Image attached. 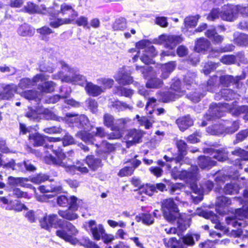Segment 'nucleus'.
I'll use <instances>...</instances> for the list:
<instances>
[{
    "mask_svg": "<svg viewBox=\"0 0 248 248\" xmlns=\"http://www.w3.org/2000/svg\"><path fill=\"white\" fill-rule=\"evenodd\" d=\"M229 111L233 115H238L241 113L248 112V106H237L233 103L212 104L209 110V113L204 116V120L211 121L222 116L224 111Z\"/></svg>",
    "mask_w": 248,
    "mask_h": 248,
    "instance_id": "1",
    "label": "nucleus"
},
{
    "mask_svg": "<svg viewBox=\"0 0 248 248\" xmlns=\"http://www.w3.org/2000/svg\"><path fill=\"white\" fill-rule=\"evenodd\" d=\"M56 155L57 158L50 155L46 159V161L48 164L61 166L65 169L66 172L71 174H74L76 171L82 173L88 172V169L84 165L81 164L79 161H77L75 165L70 158L66 157L63 153L59 152Z\"/></svg>",
    "mask_w": 248,
    "mask_h": 248,
    "instance_id": "2",
    "label": "nucleus"
},
{
    "mask_svg": "<svg viewBox=\"0 0 248 248\" xmlns=\"http://www.w3.org/2000/svg\"><path fill=\"white\" fill-rule=\"evenodd\" d=\"M59 63L63 69L67 71L68 73L65 76H63L62 72H59L58 73L52 75L53 79H61L62 82H75L81 86H83L86 83V79L85 77L78 74L76 71L70 68L64 62L61 61Z\"/></svg>",
    "mask_w": 248,
    "mask_h": 248,
    "instance_id": "3",
    "label": "nucleus"
},
{
    "mask_svg": "<svg viewBox=\"0 0 248 248\" xmlns=\"http://www.w3.org/2000/svg\"><path fill=\"white\" fill-rule=\"evenodd\" d=\"M59 226L62 230L56 231L57 236L72 245H75L78 243V239L74 237L78 233V231L72 223L63 221L59 224Z\"/></svg>",
    "mask_w": 248,
    "mask_h": 248,
    "instance_id": "4",
    "label": "nucleus"
},
{
    "mask_svg": "<svg viewBox=\"0 0 248 248\" xmlns=\"http://www.w3.org/2000/svg\"><path fill=\"white\" fill-rule=\"evenodd\" d=\"M198 169L197 166H192L188 171L186 170L177 171L174 169L171 172L172 177L175 179H180L185 180L187 182H192L191 187L195 193L199 192L200 189L197 187L196 185L194 184L195 181L197 179Z\"/></svg>",
    "mask_w": 248,
    "mask_h": 248,
    "instance_id": "5",
    "label": "nucleus"
},
{
    "mask_svg": "<svg viewBox=\"0 0 248 248\" xmlns=\"http://www.w3.org/2000/svg\"><path fill=\"white\" fill-rule=\"evenodd\" d=\"M25 116L36 123L39 122L43 118L46 120H58L59 122H61L60 119L62 120V118H58L51 111L44 108H39L36 110L30 108Z\"/></svg>",
    "mask_w": 248,
    "mask_h": 248,
    "instance_id": "6",
    "label": "nucleus"
},
{
    "mask_svg": "<svg viewBox=\"0 0 248 248\" xmlns=\"http://www.w3.org/2000/svg\"><path fill=\"white\" fill-rule=\"evenodd\" d=\"M162 208L165 219L171 222L180 216L179 210L171 199L164 200L162 203Z\"/></svg>",
    "mask_w": 248,
    "mask_h": 248,
    "instance_id": "7",
    "label": "nucleus"
},
{
    "mask_svg": "<svg viewBox=\"0 0 248 248\" xmlns=\"http://www.w3.org/2000/svg\"><path fill=\"white\" fill-rule=\"evenodd\" d=\"M136 47L140 49H144L143 53L140 56V60L145 64L152 63V58L157 54L155 47L147 40H142L136 44Z\"/></svg>",
    "mask_w": 248,
    "mask_h": 248,
    "instance_id": "8",
    "label": "nucleus"
},
{
    "mask_svg": "<svg viewBox=\"0 0 248 248\" xmlns=\"http://www.w3.org/2000/svg\"><path fill=\"white\" fill-rule=\"evenodd\" d=\"M247 217H248V206L237 209L235 214L232 217H227L226 221L228 225H231L233 227H244L245 223L243 220Z\"/></svg>",
    "mask_w": 248,
    "mask_h": 248,
    "instance_id": "9",
    "label": "nucleus"
},
{
    "mask_svg": "<svg viewBox=\"0 0 248 248\" xmlns=\"http://www.w3.org/2000/svg\"><path fill=\"white\" fill-rule=\"evenodd\" d=\"M183 39L181 35L162 34L154 40V43L157 44H164L165 47L171 49L176 45L182 42Z\"/></svg>",
    "mask_w": 248,
    "mask_h": 248,
    "instance_id": "10",
    "label": "nucleus"
},
{
    "mask_svg": "<svg viewBox=\"0 0 248 248\" xmlns=\"http://www.w3.org/2000/svg\"><path fill=\"white\" fill-rule=\"evenodd\" d=\"M221 18L227 21H233L237 17L238 7L237 6L227 4L221 8Z\"/></svg>",
    "mask_w": 248,
    "mask_h": 248,
    "instance_id": "11",
    "label": "nucleus"
},
{
    "mask_svg": "<svg viewBox=\"0 0 248 248\" xmlns=\"http://www.w3.org/2000/svg\"><path fill=\"white\" fill-rule=\"evenodd\" d=\"M1 91H0V100H9L12 98L17 90V87L14 84L1 86Z\"/></svg>",
    "mask_w": 248,
    "mask_h": 248,
    "instance_id": "12",
    "label": "nucleus"
},
{
    "mask_svg": "<svg viewBox=\"0 0 248 248\" xmlns=\"http://www.w3.org/2000/svg\"><path fill=\"white\" fill-rule=\"evenodd\" d=\"M204 217L209 219L211 222L215 224L214 228L216 229L219 230L224 234L229 232L228 228L223 226L220 222L217 217L215 215L213 212L209 211L203 213Z\"/></svg>",
    "mask_w": 248,
    "mask_h": 248,
    "instance_id": "13",
    "label": "nucleus"
},
{
    "mask_svg": "<svg viewBox=\"0 0 248 248\" xmlns=\"http://www.w3.org/2000/svg\"><path fill=\"white\" fill-rule=\"evenodd\" d=\"M130 74L128 73L124 68H122L115 74L114 78L120 84H129L133 81V78L130 76Z\"/></svg>",
    "mask_w": 248,
    "mask_h": 248,
    "instance_id": "14",
    "label": "nucleus"
},
{
    "mask_svg": "<svg viewBox=\"0 0 248 248\" xmlns=\"http://www.w3.org/2000/svg\"><path fill=\"white\" fill-rule=\"evenodd\" d=\"M144 133L141 131L136 129L131 130L127 135L128 141L126 142V146L129 147L130 146L141 141Z\"/></svg>",
    "mask_w": 248,
    "mask_h": 248,
    "instance_id": "15",
    "label": "nucleus"
},
{
    "mask_svg": "<svg viewBox=\"0 0 248 248\" xmlns=\"http://www.w3.org/2000/svg\"><path fill=\"white\" fill-rule=\"evenodd\" d=\"M216 204L217 211L219 214L223 215L226 212L225 208L231 204V201L229 198L221 196L217 198Z\"/></svg>",
    "mask_w": 248,
    "mask_h": 248,
    "instance_id": "16",
    "label": "nucleus"
},
{
    "mask_svg": "<svg viewBox=\"0 0 248 248\" xmlns=\"http://www.w3.org/2000/svg\"><path fill=\"white\" fill-rule=\"evenodd\" d=\"M57 216L56 215H50L49 216H45L40 221L42 228L48 230L57 221Z\"/></svg>",
    "mask_w": 248,
    "mask_h": 248,
    "instance_id": "17",
    "label": "nucleus"
},
{
    "mask_svg": "<svg viewBox=\"0 0 248 248\" xmlns=\"http://www.w3.org/2000/svg\"><path fill=\"white\" fill-rule=\"evenodd\" d=\"M25 9L26 12L31 14L39 13L45 14L46 12V8L44 5H41L39 6L31 2L27 3L25 6Z\"/></svg>",
    "mask_w": 248,
    "mask_h": 248,
    "instance_id": "18",
    "label": "nucleus"
},
{
    "mask_svg": "<svg viewBox=\"0 0 248 248\" xmlns=\"http://www.w3.org/2000/svg\"><path fill=\"white\" fill-rule=\"evenodd\" d=\"M85 90L89 95L93 96H97L104 92L103 88L92 83L86 84Z\"/></svg>",
    "mask_w": 248,
    "mask_h": 248,
    "instance_id": "19",
    "label": "nucleus"
},
{
    "mask_svg": "<svg viewBox=\"0 0 248 248\" xmlns=\"http://www.w3.org/2000/svg\"><path fill=\"white\" fill-rule=\"evenodd\" d=\"M66 116L69 118L68 121L71 123L87 124L89 122L88 118L84 115H78L72 113H67Z\"/></svg>",
    "mask_w": 248,
    "mask_h": 248,
    "instance_id": "20",
    "label": "nucleus"
},
{
    "mask_svg": "<svg viewBox=\"0 0 248 248\" xmlns=\"http://www.w3.org/2000/svg\"><path fill=\"white\" fill-rule=\"evenodd\" d=\"M210 46V42L204 38L197 39L195 42V50L197 52L205 51Z\"/></svg>",
    "mask_w": 248,
    "mask_h": 248,
    "instance_id": "21",
    "label": "nucleus"
},
{
    "mask_svg": "<svg viewBox=\"0 0 248 248\" xmlns=\"http://www.w3.org/2000/svg\"><path fill=\"white\" fill-rule=\"evenodd\" d=\"M57 66V62H52L48 60L41 63L39 67V71L44 72L53 73Z\"/></svg>",
    "mask_w": 248,
    "mask_h": 248,
    "instance_id": "22",
    "label": "nucleus"
},
{
    "mask_svg": "<svg viewBox=\"0 0 248 248\" xmlns=\"http://www.w3.org/2000/svg\"><path fill=\"white\" fill-rule=\"evenodd\" d=\"M205 35L207 37L212 39L214 44L221 43L224 39V37L218 35L216 32L215 29L213 28L208 30L205 32Z\"/></svg>",
    "mask_w": 248,
    "mask_h": 248,
    "instance_id": "23",
    "label": "nucleus"
},
{
    "mask_svg": "<svg viewBox=\"0 0 248 248\" xmlns=\"http://www.w3.org/2000/svg\"><path fill=\"white\" fill-rule=\"evenodd\" d=\"M18 33L22 36H31L34 33V30L29 25L24 24L21 25L18 29Z\"/></svg>",
    "mask_w": 248,
    "mask_h": 248,
    "instance_id": "24",
    "label": "nucleus"
},
{
    "mask_svg": "<svg viewBox=\"0 0 248 248\" xmlns=\"http://www.w3.org/2000/svg\"><path fill=\"white\" fill-rule=\"evenodd\" d=\"M60 12L63 15H69V17H77L78 16L77 12L71 5L65 3L61 5Z\"/></svg>",
    "mask_w": 248,
    "mask_h": 248,
    "instance_id": "25",
    "label": "nucleus"
},
{
    "mask_svg": "<svg viewBox=\"0 0 248 248\" xmlns=\"http://www.w3.org/2000/svg\"><path fill=\"white\" fill-rule=\"evenodd\" d=\"M45 139H48L47 137H44L38 133L35 134H31L29 136V139L31 142L34 146H41L43 144Z\"/></svg>",
    "mask_w": 248,
    "mask_h": 248,
    "instance_id": "26",
    "label": "nucleus"
},
{
    "mask_svg": "<svg viewBox=\"0 0 248 248\" xmlns=\"http://www.w3.org/2000/svg\"><path fill=\"white\" fill-rule=\"evenodd\" d=\"M240 79V77H233L230 75H224L220 77V83L227 86L231 83H237Z\"/></svg>",
    "mask_w": 248,
    "mask_h": 248,
    "instance_id": "27",
    "label": "nucleus"
},
{
    "mask_svg": "<svg viewBox=\"0 0 248 248\" xmlns=\"http://www.w3.org/2000/svg\"><path fill=\"white\" fill-rule=\"evenodd\" d=\"M216 162L208 156H201L199 158V165L202 169H206L210 166H215Z\"/></svg>",
    "mask_w": 248,
    "mask_h": 248,
    "instance_id": "28",
    "label": "nucleus"
},
{
    "mask_svg": "<svg viewBox=\"0 0 248 248\" xmlns=\"http://www.w3.org/2000/svg\"><path fill=\"white\" fill-rule=\"evenodd\" d=\"M240 187L237 183H231L226 185L224 191L226 194H236L239 192Z\"/></svg>",
    "mask_w": 248,
    "mask_h": 248,
    "instance_id": "29",
    "label": "nucleus"
},
{
    "mask_svg": "<svg viewBox=\"0 0 248 248\" xmlns=\"http://www.w3.org/2000/svg\"><path fill=\"white\" fill-rule=\"evenodd\" d=\"M28 179L23 177H14L9 176L8 178V184L12 186H23L24 182L28 181Z\"/></svg>",
    "mask_w": 248,
    "mask_h": 248,
    "instance_id": "30",
    "label": "nucleus"
},
{
    "mask_svg": "<svg viewBox=\"0 0 248 248\" xmlns=\"http://www.w3.org/2000/svg\"><path fill=\"white\" fill-rule=\"evenodd\" d=\"M105 232L103 226L101 224L94 226L91 230L93 238L96 240H99L103 235L105 234Z\"/></svg>",
    "mask_w": 248,
    "mask_h": 248,
    "instance_id": "31",
    "label": "nucleus"
},
{
    "mask_svg": "<svg viewBox=\"0 0 248 248\" xmlns=\"http://www.w3.org/2000/svg\"><path fill=\"white\" fill-rule=\"evenodd\" d=\"M177 148L180 155L176 157L177 161H180L182 159V157L186 155V144L183 140H180L176 143Z\"/></svg>",
    "mask_w": 248,
    "mask_h": 248,
    "instance_id": "32",
    "label": "nucleus"
},
{
    "mask_svg": "<svg viewBox=\"0 0 248 248\" xmlns=\"http://www.w3.org/2000/svg\"><path fill=\"white\" fill-rule=\"evenodd\" d=\"M137 221H141L146 225H150L154 222V218L150 214H142L139 217H136Z\"/></svg>",
    "mask_w": 248,
    "mask_h": 248,
    "instance_id": "33",
    "label": "nucleus"
},
{
    "mask_svg": "<svg viewBox=\"0 0 248 248\" xmlns=\"http://www.w3.org/2000/svg\"><path fill=\"white\" fill-rule=\"evenodd\" d=\"M181 96V94L177 93L170 89V90L168 92L164 93L162 97V101L164 102H168L170 101H173Z\"/></svg>",
    "mask_w": 248,
    "mask_h": 248,
    "instance_id": "34",
    "label": "nucleus"
},
{
    "mask_svg": "<svg viewBox=\"0 0 248 248\" xmlns=\"http://www.w3.org/2000/svg\"><path fill=\"white\" fill-rule=\"evenodd\" d=\"M101 160L98 158H94L93 156H88L86 158V163L92 170H96L101 164Z\"/></svg>",
    "mask_w": 248,
    "mask_h": 248,
    "instance_id": "35",
    "label": "nucleus"
},
{
    "mask_svg": "<svg viewBox=\"0 0 248 248\" xmlns=\"http://www.w3.org/2000/svg\"><path fill=\"white\" fill-rule=\"evenodd\" d=\"M140 193H144L151 196L155 192V186L154 185H145L141 186L139 188Z\"/></svg>",
    "mask_w": 248,
    "mask_h": 248,
    "instance_id": "36",
    "label": "nucleus"
},
{
    "mask_svg": "<svg viewBox=\"0 0 248 248\" xmlns=\"http://www.w3.org/2000/svg\"><path fill=\"white\" fill-rule=\"evenodd\" d=\"M56 84L53 81H47L40 86L39 89L43 92L50 93L54 90Z\"/></svg>",
    "mask_w": 248,
    "mask_h": 248,
    "instance_id": "37",
    "label": "nucleus"
},
{
    "mask_svg": "<svg viewBox=\"0 0 248 248\" xmlns=\"http://www.w3.org/2000/svg\"><path fill=\"white\" fill-rule=\"evenodd\" d=\"M163 82L158 78H154L150 79L146 84L149 88H157L161 87Z\"/></svg>",
    "mask_w": 248,
    "mask_h": 248,
    "instance_id": "38",
    "label": "nucleus"
},
{
    "mask_svg": "<svg viewBox=\"0 0 248 248\" xmlns=\"http://www.w3.org/2000/svg\"><path fill=\"white\" fill-rule=\"evenodd\" d=\"M59 215L67 220H72L73 219H75L78 218V216L73 212H71L69 210L66 211H59Z\"/></svg>",
    "mask_w": 248,
    "mask_h": 248,
    "instance_id": "39",
    "label": "nucleus"
},
{
    "mask_svg": "<svg viewBox=\"0 0 248 248\" xmlns=\"http://www.w3.org/2000/svg\"><path fill=\"white\" fill-rule=\"evenodd\" d=\"M234 42L240 46H248V35L241 33L234 39Z\"/></svg>",
    "mask_w": 248,
    "mask_h": 248,
    "instance_id": "40",
    "label": "nucleus"
},
{
    "mask_svg": "<svg viewBox=\"0 0 248 248\" xmlns=\"http://www.w3.org/2000/svg\"><path fill=\"white\" fill-rule=\"evenodd\" d=\"M68 203L69 209L72 210H77L81 200L78 199L74 196H71L69 198Z\"/></svg>",
    "mask_w": 248,
    "mask_h": 248,
    "instance_id": "41",
    "label": "nucleus"
},
{
    "mask_svg": "<svg viewBox=\"0 0 248 248\" xmlns=\"http://www.w3.org/2000/svg\"><path fill=\"white\" fill-rule=\"evenodd\" d=\"M222 96L226 100H232L235 98L236 94L230 89H224L220 92Z\"/></svg>",
    "mask_w": 248,
    "mask_h": 248,
    "instance_id": "42",
    "label": "nucleus"
},
{
    "mask_svg": "<svg viewBox=\"0 0 248 248\" xmlns=\"http://www.w3.org/2000/svg\"><path fill=\"white\" fill-rule=\"evenodd\" d=\"M222 14L221 9L219 8H213L209 14L207 18L210 21H214L219 17L221 18Z\"/></svg>",
    "mask_w": 248,
    "mask_h": 248,
    "instance_id": "43",
    "label": "nucleus"
},
{
    "mask_svg": "<svg viewBox=\"0 0 248 248\" xmlns=\"http://www.w3.org/2000/svg\"><path fill=\"white\" fill-rule=\"evenodd\" d=\"M6 209L9 210H14L17 212H20L23 210H27L28 209L26 205L19 201H17L12 206L7 207Z\"/></svg>",
    "mask_w": 248,
    "mask_h": 248,
    "instance_id": "44",
    "label": "nucleus"
},
{
    "mask_svg": "<svg viewBox=\"0 0 248 248\" xmlns=\"http://www.w3.org/2000/svg\"><path fill=\"white\" fill-rule=\"evenodd\" d=\"M38 95L39 94L37 92L29 90L24 92L22 95L28 100H39L40 98Z\"/></svg>",
    "mask_w": 248,
    "mask_h": 248,
    "instance_id": "45",
    "label": "nucleus"
},
{
    "mask_svg": "<svg viewBox=\"0 0 248 248\" xmlns=\"http://www.w3.org/2000/svg\"><path fill=\"white\" fill-rule=\"evenodd\" d=\"M228 153L225 149L221 150H217L213 157L219 161L226 160L228 158Z\"/></svg>",
    "mask_w": 248,
    "mask_h": 248,
    "instance_id": "46",
    "label": "nucleus"
},
{
    "mask_svg": "<svg viewBox=\"0 0 248 248\" xmlns=\"http://www.w3.org/2000/svg\"><path fill=\"white\" fill-rule=\"evenodd\" d=\"M15 161L14 159H11L8 162L5 161L2 159V155L0 154V167H3L4 168H11L12 170H15Z\"/></svg>",
    "mask_w": 248,
    "mask_h": 248,
    "instance_id": "47",
    "label": "nucleus"
},
{
    "mask_svg": "<svg viewBox=\"0 0 248 248\" xmlns=\"http://www.w3.org/2000/svg\"><path fill=\"white\" fill-rule=\"evenodd\" d=\"M98 83L104 86V90L106 89H109L112 87L114 84V80L110 78H100L98 79Z\"/></svg>",
    "mask_w": 248,
    "mask_h": 248,
    "instance_id": "48",
    "label": "nucleus"
},
{
    "mask_svg": "<svg viewBox=\"0 0 248 248\" xmlns=\"http://www.w3.org/2000/svg\"><path fill=\"white\" fill-rule=\"evenodd\" d=\"M69 93H66L65 95L60 96L59 95H55L51 96L46 99V102L47 104L55 103L57 102L60 98H65L67 97L69 95Z\"/></svg>",
    "mask_w": 248,
    "mask_h": 248,
    "instance_id": "49",
    "label": "nucleus"
},
{
    "mask_svg": "<svg viewBox=\"0 0 248 248\" xmlns=\"http://www.w3.org/2000/svg\"><path fill=\"white\" fill-rule=\"evenodd\" d=\"M177 124H188L194 123L193 119L189 115L182 116L176 120Z\"/></svg>",
    "mask_w": 248,
    "mask_h": 248,
    "instance_id": "50",
    "label": "nucleus"
},
{
    "mask_svg": "<svg viewBox=\"0 0 248 248\" xmlns=\"http://www.w3.org/2000/svg\"><path fill=\"white\" fill-rule=\"evenodd\" d=\"M113 29L115 30L123 31L126 27V22L124 19L117 20L113 24Z\"/></svg>",
    "mask_w": 248,
    "mask_h": 248,
    "instance_id": "51",
    "label": "nucleus"
},
{
    "mask_svg": "<svg viewBox=\"0 0 248 248\" xmlns=\"http://www.w3.org/2000/svg\"><path fill=\"white\" fill-rule=\"evenodd\" d=\"M75 23L79 26H83V27H86L88 29H90V27L88 25V18L85 16H80L76 20Z\"/></svg>",
    "mask_w": 248,
    "mask_h": 248,
    "instance_id": "52",
    "label": "nucleus"
},
{
    "mask_svg": "<svg viewBox=\"0 0 248 248\" xmlns=\"http://www.w3.org/2000/svg\"><path fill=\"white\" fill-rule=\"evenodd\" d=\"M133 171V167H125L120 170L118 175L121 177L128 176L131 175Z\"/></svg>",
    "mask_w": 248,
    "mask_h": 248,
    "instance_id": "53",
    "label": "nucleus"
},
{
    "mask_svg": "<svg viewBox=\"0 0 248 248\" xmlns=\"http://www.w3.org/2000/svg\"><path fill=\"white\" fill-rule=\"evenodd\" d=\"M32 86H33L32 81L29 78L22 79L19 83V86L22 89L29 88Z\"/></svg>",
    "mask_w": 248,
    "mask_h": 248,
    "instance_id": "54",
    "label": "nucleus"
},
{
    "mask_svg": "<svg viewBox=\"0 0 248 248\" xmlns=\"http://www.w3.org/2000/svg\"><path fill=\"white\" fill-rule=\"evenodd\" d=\"M39 190L42 193L57 192L61 189L59 187H49L48 186H42L39 187Z\"/></svg>",
    "mask_w": 248,
    "mask_h": 248,
    "instance_id": "55",
    "label": "nucleus"
},
{
    "mask_svg": "<svg viewBox=\"0 0 248 248\" xmlns=\"http://www.w3.org/2000/svg\"><path fill=\"white\" fill-rule=\"evenodd\" d=\"M108 105L110 107L115 108L118 111L123 110V108H122V102L121 101L110 99L109 100Z\"/></svg>",
    "mask_w": 248,
    "mask_h": 248,
    "instance_id": "56",
    "label": "nucleus"
},
{
    "mask_svg": "<svg viewBox=\"0 0 248 248\" xmlns=\"http://www.w3.org/2000/svg\"><path fill=\"white\" fill-rule=\"evenodd\" d=\"M181 82L179 80H176L171 85V89L177 93L181 94L182 95L184 93L180 88Z\"/></svg>",
    "mask_w": 248,
    "mask_h": 248,
    "instance_id": "57",
    "label": "nucleus"
},
{
    "mask_svg": "<svg viewBox=\"0 0 248 248\" xmlns=\"http://www.w3.org/2000/svg\"><path fill=\"white\" fill-rule=\"evenodd\" d=\"M0 72L3 73H9L11 75H14L16 72V70L14 67H10L6 65H0Z\"/></svg>",
    "mask_w": 248,
    "mask_h": 248,
    "instance_id": "58",
    "label": "nucleus"
},
{
    "mask_svg": "<svg viewBox=\"0 0 248 248\" xmlns=\"http://www.w3.org/2000/svg\"><path fill=\"white\" fill-rule=\"evenodd\" d=\"M217 67V65L212 62H208L206 63L203 69L204 73L207 75L210 73V72L214 69H216Z\"/></svg>",
    "mask_w": 248,
    "mask_h": 248,
    "instance_id": "59",
    "label": "nucleus"
},
{
    "mask_svg": "<svg viewBox=\"0 0 248 248\" xmlns=\"http://www.w3.org/2000/svg\"><path fill=\"white\" fill-rule=\"evenodd\" d=\"M235 60V57L233 55H225L221 58L220 61L224 64H231L234 63Z\"/></svg>",
    "mask_w": 248,
    "mask_h": 248,
    "instance_id": "60",
    "label": "nucleus"
},
{
    "mask_svg": "<svg viewBox=\"0 0 248 248\" xmlns=\"http://www.w3.org/2000/svg\"><path fill=\"white\" fill-rule=\"evenodd\" d=\"M13 195L17 198H26L29 199V197L26 192L21 191L18 188H15L13 190Z\"/></svg>",
    "mask_w": 248,
    "mask_h": 248,
    "instance_id": "61",
    "label": "nucleus"
},
{
    "mask_svg": "<svg viewBox=\"0 0 248 248\" xmlns=\"http://www.w3.org/2000/svg\"><path fill=\"white\" fill-rule=\"evenodd\" d=\"M155 23L162 28H166L168 25L167 17L164 16L156 17Z\"/></svg>",
    "mask_w": 248,
    "mask_h": 248,
    "instance_id": "62",
    "label": "nucleus"
},
{
    "mask_svg": "<svg viewBox=\"0 0 248 248\" xmlns=\"http://www.w3.org/2000/svg\"><path fill=\"white\" fill-rule=\"evenodd\" d=\"M199 17L197 16H189L185 19V23L188 26H195L196 25Z\"/></svg>",
    "mask_w": 248,
    "mask_h": 248,
    "instance_id": "63",
    "label": "nucleus"
},
{
    "mask_svg": "<svg viewBox=\"0 0 248 248\" xmlns=\"http://www.w3.org/2000/svg\"><path fill=\"white\" fill-rule=\"evenodd\" d=\"M47 79V77L43 74L35 75L31 79L33 85L39 81H43Z\"/></svg>",
    "mask_w": 248,
    "mask_h": 248,
    "instance_id": "64",
    "label": "nucleus"
}]
</instances>
